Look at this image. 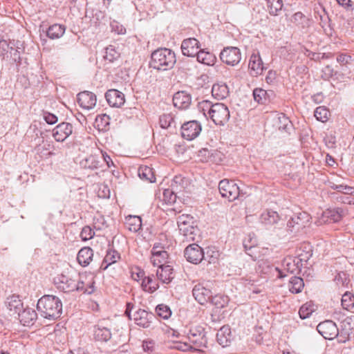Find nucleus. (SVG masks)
<instances>
[{"label": "nucleus", "instance_id": "nucleus-19", "mask_svg": "<svg viewBox=\"0 0 354 354\" xmlns=\"http://www.w3.org/2000/svg\"><path fill=\"white\" fill-rule=\"evenodd\" d=\"M249 68L250 70V75L254 77H257L263 73L264 66L259 53H253L251 55L249 62Z\"/></svg>", "mask_w": 354, "mask_h": 354}, {"label": "nucleus", "instance_id": "nucleus-51", "mask_svg": "<svg viewBox=\"0 0 354 354\" xmlns=\"http://www.w3.org/2000/svg\"><path fill=\"white\" fill-rule=\"evenodd\" d=\"M329 111L325 106H318L314 112L316 119L322 122L327 121L328 118Z\"/></svg>", "mask_w": 354, "mask_h": 354}, {"label": "nucleus", "instance_id": "nucleus-36", "mask_svg": "<svg viewBox=\"0 0 354 354\" xmlns=\"http://www.w3.org/2000/svg\"><path fill=\"white\" fill-rule=\"evenodd\" d=\"M304 283L303 279L299 277H292L289 281V290L293 294H297L301 292L304 288Z\"/></svg>", "mask_w": 354, "mask_h": 354}, {"label": "nucleus", "instance_id": "nucleus-64", "mask_svg": "<svg viewBox=\"0 0 354 354\" xmlns=\"http://www.w3.org/2000/svg\"><path fill=\"white\" fill-rule=\"evenodd\" d=\"M44 120L49 124H54L57 122V117L48 111L43 112Z\"/></svg>", "mask_w": 354, "mask_h": 354}, {"label": "nucleus", "instance_id": "nucleus-30", "mask_svg": "<svg viewBox=\"0 0 354 354\" xmlns=\"http://www.w3.org/2000/svg\"><path fill=\"white\" fill-rule=\"evenodd\" d=\"M266 6L270 15L277 16L283 7V0H266Z\"/></svg>", "mask_w": 354, "mask_h": 354}, {"label": "nucleus", "instance_id": "nucleus-50", "mask_svg": "<svg viewBox=\"0 0 354 354\" xmlns=\"http://www.w3.org/2000/svg\"><path fill=\"white\" fill-rule=\"evenodd\" d=\"M178 194L171 187L165 189L163 192V201L168 205L174 204L176 201Z\"/></svg>", "mask_w": 354, "mask_h": 354}, {"label": "nucleus", "instance_id": "nucleus-32", "mask_svg": "<svg viewBox=\"0 0 354 354\" xmlns=\"http://www.w3.org/2000/svg\"><path fill=\"white\" fill-rule=\"evenodd\" d=\"M187 185V180L181 175H178L173 178L170 187L179 194L186 188Z\"/></svg>", "mask_w": 354, "mask_h": 354}, {"label": "nucleus", "instance_id": "nucleus-11", "mask_svg": "<svg viewBox=\"0 0 354 354\" xmlns=\"http://www.w3.org/2000/svg\"><path fill=\"white\" fill-rule=\"evenodd\" d=\"M54 283L61 291L68 292L75 290L76 282L67 275L60 274L54 279Z\"/></svg>", "mask_w": 354, "mask_h": 354}, {"label": "nucleus", "instance_id": "nucleus-2", "mask_svg": "<svg viewBox=\"0 0 354 354\" xmlns=\"http://www.w3.org/2000/svg\"><path fill=\"white\" fill-rule=\"evenodd\" d=\"M176 62V57L173 50L160 48L151 53L149 65L157 71H165L173 68Z\"/></svg>", "mask_w": 354, "mask_h": 354}, {"label": "nucleus", "instance_id": "nucleus-13", "mask_svg": "<svg viewBox=\"0 0 354 354\" xmlns=\"http://www.w3.org/2000/svg\"><path fill=\"white\" fill-rule=\"evenodd\" d=\"M192 294L200 304L205 305L210 301L212 292L203 284L198 283L194 287Z\"/></svg>", "mask_w": 354, "mask_h": 354}, {"label": "nucleus", "instance_id": "nucleus-8", "mask_svg": "<svg viewBox=\"0 0 354 354\" xmlns=\"http://www.w3.org/2000/svg\"><path fill=\"white\" fill-rule=\"evenodd\" d=\"M317 330L321 335L327 339H333L339 335V328L332 320L320 322L317 326Z\"/></svg>", "mask_w": 354, "mask_h": 354}, {"label": "nucleus", "instance_id": "nucleus-4", "mask_svg": "<svg viewBox=\"0 0 354 354\" xmlns=\"http://www.w3.org/2000/svg\"><path fill=\"white\" fill-rule=\"evenodd\" d=\"M218 190L223 198H227L229 201L236 199L240 194L239 186L233 181L223 179L219 182Z\"/></svg>", "mask_w": 354, "mask_h": 354}, {"label": "nucleus", "instance_id": "nucleus-27", "mask_svg": "<svg viewBox=\"0 0 354 354\" xmlns=\"http://www.w3.org/2000/svg\"><path fill=\"white\" fill-rule=\"evenodd\" d=\"M120 258V254L115 250H108L100 266V269L105 270L115 264Z\"/></svg>", "mask_w": 354, "mask_h": 354}, {"label": "nucleus", "instance_id": "nucleus-52", "mask_svg": "<svg viewBox=\"0 0 354 354\" xmlns=\"http://www.w3.org/2000/svg\"><path fill=\"white\" fill-rule=\"evenodd\" d=\"M315 311L313 305L309 303L302 305L299 310V317L301 319H304L309 317Z\"/></svg>", "mask_w": 354, "mask_h": 354}, {"label": "nucleus", "instance_id": "nucleus-35", "mask_svg": "<svg viewBox=\"0 0 354 354\" xmlns=\"http://www.w3.org/2000/svg\"><path fill=\"white\" fill-rule=\"evenodd\" d=\"M291 21L302 28L310 26V19L301 12H295L291 18Z\"/></svg>", "mask_w": 354, "mask_h": 354}, {"label": "nucleus", "instance_id": "nucleus-48", "mask_svg": "<svg viewBox=\"0 0 354 354\" xmlns=\"http://www.w3.org/2000/svg\"><path fill=\"white\" fill-rule=\"evenodd\" d=\"M253 97L257 102L263 104L267 102L268 93L263 88H256L253 91Z\"/></svg>", "mask_w": 354, "mask_h": 354}, {"label": "nucleus", "instance_id": "nucleus-3", "mask_svg": "<svg viewBox=\"0 0 354 354\" xmlns=\"http://www.w3.org/2000/svg\"><path fill=\"white\" fill-rule=\"evenodd\" d=\"M187 338L195 350L207 348V339L205 328L202 326H192L187 333Z\"/></svg>", "mask_w": 354, "mask_h": 354}, {"label": "nucleus", "instance_id": "nucleus-28", "mask_svg": "<svg viewBox=\"0 0 354 354\" xmlns=\"http://www.w3.org/2000/svg\"><path fill=\"white\" fill-rule=\"evenodd\" d=\"M93 337L97 341L107 342L111 338V333L106 327L97 325L94 327Z\"/></svg>", "mask_w": 354, "mask_h": 354}, {"label": "nucleus", "instance_id": "nucleus-39", "mask_svg": "<svg viewBox=\"0 0 354 354\" xmlns=\"http://www.w3.org/2000/svg\"><path fill=\"white\" fill-rule=\"evenodd\" d=\"M187 241H193L196 236L199 235V229L194 222L193 225H188L185 227V231H180Z\"/></svg>", "mask_w": 354, "mask_h": 354}, {"label": "nucleus", "instance_id": "nucleus-47", "mask_svg": "<svg viewBox=\"0 0 354 354\" xmlns=\"http://www.w3.org/2000/svg\"><path fill=\"white\" fill-rule=\"evenodd\" d=\"M284 270L290 273H294L300 269V266L297 263L296 259L286 258L283 262Z\"/></svg>", "mask_w": 354, "mask_h": 354}, {"label": "nucleus", "instance_id": "nucleus-54", "mask_svg": "<svg viewBox=\"0 0 354 354\" xmlns=\"http://www.w3.org/2000/svg\"><path fill=\"white\" fill-rule=\"evenodd\" d=\"M342 306L344 309L348 310L354 306V296L346 292L342 297Z\"/></svg>", "mask_w": 354, "mask_h": 354}, {"label": "nucleus", "instance_id": "nucleus-24", "mask_svg": "<svg viewBox=\"0 0 354 354\" xmlns=\"http://www.w3.org/2000/svg\"><path fill=\"white\" fill-rule=\"evenodd\" d=\"M6 306L12 315H17L22 310L23 303L18 295H12L7 298Z\"/></svg>", "mask_w": 354, "mask_h": 354}, {"label": "nucleus", "instance_id": "nucleus-1", "mask_svg": "<svg viewBox=\"0 0 354 354\" xmlns=\"http://www.w3.org/2000/svg\"><path fill=\"white\" fill-rule=\"evenodd\" d=\"M37 309L44 318L54 320L60 317L62 304L57 297L47 295L38 300Z\"/></svg>", "mask_w": 354, "mask_h": 354}, {"label": "nucleus", "instance_id": "nucleus-40", "mask_svg": "<svg viewBox=\"0 0 354 354\" xmlns=\"http://www.w3.org/2000/svg\"><path fill=\"white\" fill-rule=\"evenodd\" d=\"M262 266V271L266 274H277V277L279 279H282L286 277V274H283V271L279 269L277 267H275L273 265L267 264L266 262L262 263L260 265V267Z\"/></svg>", "mask_w": 354, "mask_h": 354}, {"label": "nucleus", "instance_id": "nucleus-29", "mask_svg": "<svg viewBox=\"0 0 354 354\" xmlns=\"http://www.w3.org/2000/svg\"><path fill=\"white\" fill-rule=\"evenodd\" d=\"M125 225L129 231L137 232L142 227L141 218L138 216H128L126 218Z\"/></svg>", "mask_w": 354, "mask_h": 354}, {"label": "nucleus", "instance_id": "nucleus-18", "mask_svg": "<svg viewBox=\"0 0 354 354\" xmlns=\"http://www.w3.org/2000/svg\"><path fill=\"white\" fill-rule=\"evenodd\" d=\"M233 338L231 328L228 325L222 326L216 334L217 342L223 347L228 346Z\"/></svg>", "mask_w": 354, "mask_h": 354}, {"label": "nucleus", "instance_id": "nucleus-23", "mask_svg": "<svg viewBox=\"0 0 354 354\" xmlns=\"http://www.w3.org/2000/svg\"><path fill=\"white\" fill-rule=\"evenodd\" d=\"M90 164V177L99 178L100 175L103 174L104 169H103L102 162L99 156H92Z\"/></svg>", "mask_w": 354, "mask_h": 354}, {"label": "nucleus", "instance_id": "nucleus-10", "mask_svg": "<svg viewBox=\"0 0 354 354\" xmlns=\"http://www.w3.org/2000/svg\"><path fill=\"white\" fill-rule=\"evenodd\" d=\"M201 47L200 42L194 37L185 39L181 44L182 53L185 56L195 57Z\"/></svg>", "mask_w": 354, "mask_h": 354}, {"label": "nucleus", "instance_id": "nucleus-22", "mask_svg": "<svg viewBox=\"0 0 354 354\" xmlns=\"http://www.w3.org/2000/svg\"><path fill=\"white\" fill-rule=\"evenodd\" d=\"M344 215V210L340 207L327 209L322 214L325 222L336 223L339 221Z\"/></svg>", "mask_w": 354, "mask_h": 354}, {"label": "nucleus", "instance_id": "nucleus-14", "mask_svg": "<svg viewBox=\"0 0 354 354\" xmlns=\"http://www.w3.org/2000/svg\"><path fill=\"white\" fill-rule=\"evenodd\" d=\"M106 100L112 107H121L125 102L124 95L117 89H109L105 93Z\"/></svg>", "mask_w": 354, "mask_h": 354}, {"label": "nucleus", "instance_id": "nucleus-5", "mask_svg": "<svg viewBox=\"0 0 354 354\" xmlns=\"http://www.w3.org/2000/svg\"><path fill=\"white\" fill-rule=\"evenodd\" d=\"M230 117L228 107L223 103H215L210 119L216 124L223 126Z\"/></svg>", "mask_w": 354, "mask_h": 354}, {"label": "nucleus", "instance_id": "nucleus-44", "mask_svg": "<svg viewBox=\"0 0 354 354\" xmlns=\"http://www.w3.org/2000/svg\"><path fill=\"white\" fill-rule=\"evenodd\" d=\"M77 102L83 111H88V91L80 92L77 95Z\"/></svg>", "mask_w": 354, "mask_h": 354}, {"label": "nucleus", "instance_id": "nucleus-37", "mask_svg": "<svg viewBox=\"0 0 354 354\" xmlns=\"http://www.w3.org/2000/svg\"><path fill=\"white\" fill-rule=\"evenodd\" d=\"M138 176L142 179L149 183H153L156 181L152 168L144 166L138 169Z\"/></svg>", "mask_w": 354, "mask_h": 354}, {"label": "nucleus", "instance_id": "nucleus-15", "mask_svg": "<svg viewBox=\"0 0 354 354\" xmlns=\"http://www.w3.org/2000/svg\"><path fill=\"white\" fill-rule=\"evenodd\" d=\"M192 97L185 91L176 92L173 97L174 106L178 109H187L191 104Z\"/></svg>", "mask_w": 354, "mask_h": 354}, {"label": "nucleus", "instance_id": "nucleus-49", "mask_svg": "<svg viewBox=\"0 0 354 354\" xmlns=\"http://www.w3.org/2000/svg\"><path fill=\"white\" fill-rule=\"evenodd\" d=\"M77 261L83 267L88 265V247H84L78 252Z\"/></svg>", "mask_w": 354, "mask_h": 354}, {"label": "nucleus", "instance_id": "nucleus-12", "mask_svg": "<svg viewBox=\"0 0 354 354\" xmlns=\"http://www.w3.org/2000/svg\"><path fill=\"white\" fill-rule=\"evenodd\" d=\"M155 318L156 317L153 313L141 308L138 309L133 314L135 323L143 328H149L152 320Z\"/></svg>", "mask_w": 354, "mask_h": 354}, {"label": "nucleus", "instance_id": "nucleus-55", "mask_svg": "<svg viewBox=\"0 0 354 354\" xmlns=\"http://www.w3.org/2000/svg\"><path fill=\"white\" fill-rule=\"evenodd\" d=\"M157 315L165 319H168L171 315L169 307L165 304H159L156 308Z\"/></svg>", "mask_w": 354, "mask_h": 354}, {"label": "nucleus", "instance_id": "nucleus-16", "mask_svg": "<svg viewBox=\"0 0 354 354\" xmlns=\"http://www.w3.org/2000/svg\"><path fill=\"white\" fill-rule=\"evenodd\" d=\"M73 131V126L67 122H62L58 124L53 132L54 138L58 142L64 141Z\"/></svg>", "mask_w": 354, "mask_h": 354}, {"label": "nucleus", "instance_id": "nucleus-63", "mask_svg": "<svg viewBox=\"0 0 354 354\" xmlns=\"http://www.w3.org/2000/svg\"><path fill=\"white\" fill-rule=\"evenodd\" d=\"M341 327L346 328L351 330L354 329V315L346 317L341 323Z\"/></svg>", "mask_w": 354, "mask_h": 354}, {"label": "nucleus", "instance_id": "nucleus-33", "mask_svg": "<svg viewBox=\"0 0 354 354\" xmlns=\"http://www.w3.org/2000/svg\"><path fill=\"white\" fill-rule=\"evenodd\" d=\"M142 287L145 291L152 293L158 288L159 285L153 276H147L142 279Z\"/></svg>", "mask_w": 354, "mask_h": 354}, {"label": "nucleus", "instance_id": "nucleus-45", "mask_svg": "<svg viewBox=\"0 0 354 354\" xmlns=\"http://www.w3.org/2000/svg\"><path fill=\"white\" fill-rule=\"evenodd\" d=\"M120 57V53L116 50L115 46L110 45L105 48L103 58L109 63L113 62Z\"/></svg>", "mask_w": 354, "mask_h": 354}, {"label": "nucleus", "instance_id": "nucleus-25", "mask_svg": "<svg viewBox=\"0 0 354 354\" xmlns=\"http://www.w3.org/2000/svg\"><path fill=\"white\" fill-rule=\"evenodd\" d=\"M196 56L198 62L207 66H213L216 61V57L213 53L204 49L199 50Z\"/></svg>", "mask_w": 354, "mask_h": 354}, {"label": "nucleus", "instance_id": "nucleus-20", "mask_svg": "<svg viewBox=\"0 0 354 354\" xmlns=\"http://www.w3.org/2000/svg\"><path fill=\"white\" fill-rule=\"evenodd\" d=\"M19 322L24 326H31L33 325L37 318V314L35 310L27 308L21 310L17 314Z\"/></svg>", "mask_w": 354, "mask_h": 354}, {"label": "nucleus", "instance_id": "nucleus-6", "mask_svg": "<svg viewBox=\"0 0 354 354\" xmlns=\"http://www.w3.org/2000/svg\"><path fill=\"white\" fill-rule=\"evenodd\" d=\"M181 136L187 140H192L197 138L201 131V124L197 120H191L184 122L181 125Z\"/></svg>", "mask_w": 354, "mask_h": 354}, {"label": "nucleus", "instance_id": "nucleus-58", "mask_svg": "<svg viewBox=\"0 0 354 354\" xmlns=\"http://www.w3.org/2000/svg\"><path fill=\"white\" fill-rule=\"evenodd\" d=\"M110 27L112 32L118 35H124L126 28L124 26L117 21H113L110 23Z\"/></svg>", "mask_w": 354, "mask_h": 354}, {"label": "nucleus", "instance_id": "nucleus-56", "mask_svg": "<svg viewBox=\"0 0 354 354\" xmlns=\"http://www.w3.org/2000/svg\"><path fill=\"white\" fill-rule=\"evenodd\" d=\"M279 129L288 131L292 128V123L289 118L284 114H281L279 118Z\"/></svg>", "mask_w": 354, "mask_h": 354}, {"label": "nucleus", "instance_id": "nucleus-57", "mask_svg": "<svg viewBox=\"0 0 354 354\" xmlns=\"http://www.w3.org/2000/svg\"><path fill=\"white\" fill-rule=\"evenodd\" d=\"M105 225V221L104 217L100 214H97L93 218L92 227L93 230H100Z\"/></svg>", "mask_w": 354, "mask_h": 354}, {"label": "nucleus", "instance_id": "nucleus-60", "mask_svg": "<svg viewBox=\"0 0 354 354\" xmlns=\"http://www.w3.org/2000/svg\"><path fill=\"white\" fill-rule=\"evenodd\" d=\"M209 302L211 303L212 304L216 306L217 308H223L225 306V304L227 303V300L222 296H220V295L213 296L212 295L210 301H209Z\"/></svg>", "mask_w": 354, "mask_h": 354}, {"label": "nucleus", "instance_id": "nucleus-42", "mask_svg": "<svg viewBox=\"0 0 354 354\" xmlns=\"http://www.w3.org/2000/svg\"><path fill=\"white\" fill-rule=\"evenodd\" d=\"M154 255H152L151 258V261L153 264L158 266L166 263V260L168 258L167 252L165 250H161L160 252H156V249H154Z\"/></svg>", "mask_w": 354, "mask_h": 354}, {"label": "nucleus", "instance_id": "nucleus-43", "mask_svg": "<svg viewBox=\"0 0 354 354\" xmlns=\"http://www.w3.org/2000/svg\"><path fill=\"white\" fill-rule=\"evenodd\" d=\"M109 117L106 114L98 115L95 117L93 122V127L98 131H104L109 124Z\"/></svg>", "mask_w": 354, "mask_h": 354}, {"label": "nucleus", "instance_id": "nucleus-7", "mask_svg": "<svg viewBox=\"0 0 354 354\" xmlns=\"http://www.w3.org/2000/svg\"><path fill=\"white\" fill-rule=\"evenodd\" d=\"M220 59L227 65L235 66L241 61V51L237 47H225L220 53Z\"/></svg>", "mask_w": 354, "mask_h": 354}, {"label": "nucleus", "instance_id": "nucleus-26", "mask_svg": "<svg viewBox=\"0 0 354 354\" xmlns=\"http://www.w3.org/2000/svg\"><path fill=\"white\" fill-rule=\"evenodd\" d=\"M229 88L225 83L214 84L212 88V95L217 100H223L229 95Z\"/></svg>", "mask_w": 354, "mask_h": 354}, {"label": "nucleus", "instance_id": "nucleus-61", "mask_svg": "<svg viewBox=\"0 0 354 354\" xmlns=\"http://www.w3.org/2000/svg\"><path fill=\"white\" fill-rule=\"evenodd\" d=\"M351 330L346 328H344V327H341V329L339 330V335L337 337H339V342H341V343H345L346 342L349 338H350V335L351 333Z\"/></svg>", "mask_w": 354, "mask_h": 354}, {"label": "nucleus", "instance_id": "nucleus-21", "mask_svg": "<svg viewBox=\"0 0 354 354\" xmlns=\"http://www.w3.org/2000/svg\"><path fill=\"white\" fill-rule=\"evenodd\" d=\"M158 267V268L156 271L157 278L163 283H169L174 277L171 266L160 264Z\"/></svg>", "mask_w": 354, "mask_h": 354}, {"label": "nucleus", "instance_id": "nucleus-31", "mask_svg": "<svg viewBox=\"0 0 354 354\" xmlns=\"http://www.w3.org/2000/svg\"><path fill=\"white\" fill-rule=\"evenodd\" d=\"M308 215L306 212H299L297 214L294 215L287 223L288 230L292 232V228L295 225H303L304 220L308 221Z\"/></svg>", "mask_w": 354, "mask_h": 354}, {"label": "nucleus", "instance_id": "nucleus-9", "mask_svg": "<svg viewBox=\"0 0 354 354\" xmlns=\"http://www.w3.org/2000/svg\"><path fill=\"white\" fill-rule=\"evenodd\" d=\"M184 256L187 261L194 264L200 263L203 258H205V252L195 243L190 244L185 249Z\"/></svg>", "mask_w": 354, "mask_h": 354}, {"label": "nucleus", "instance_id": "nucleus-59", "mask_svg": "<svg viewBox=\"0 0 354 354\" xmlns=\"http://www.w3.org/2000/svg\"><path fill=\"white\" fill-rule=\"evenodd\" d=\"M205 258H203V259L207 260L210 263H215L219 256L218 251L214 250L211 248H207V251L205 252Z\"/></svg>", "mask_w": 354, "mask_h": 354}, {"label": "nucleus", "instance_id": "nucleus-62", "mask_svg": "<svg viewBox=\"0 0 354 354\" xmlns=\"http://www.w3.org/2000/svg\"><path fill=\"white\" fill-rule=\"evenodd\" d=\"M298 257L295 258L300 266H303V263H307L308 259L312 257V250L309 249L304 254H299Z\"/></svg>", "mask_w": 354, "mask_h": 354}, {"label": "nucleus", "instance_id": "nucleus-46", "mask_svg": "<svg viewBox=\"0 0 354 354\" xmlns=\"http://www.w3.org/2000/svg\"><path fill=\"white\" fill-rule=\"evenodd\" d=\"M194 217L189 214H183L177 218V224L180 231H185V227L188 225H193Z\"/></svg>", "mask_w": 354, "mask_h": 354}, {"label": "nucleus", "instance_id": "nucleus-38", "mask_svg": "<svg viewBox=\"0 0 354 354\" xmlns=\"http://www.w3.org/2000/svg\"><path fill=\"white\" fill-rule=\"evenodd\" d=\"M159 122L160 127L162 129H168L176 127V121L174 115L170 113H165L160 116Z\"/></svg>", "mask_w": 354, "mask_h": 354}, {"label": "nucleus", "instance_id": "nucleus-53", "mask_svg": "<svg viewBox=\"0 0 354 354\" xmlns=\"http://www.w3.org/2000/svg\"><path fill=\"white\" fill-rule=\"evenodd\" d=\"M88 288V282L87 281L86 272L80 274V280L76 283L75 290L77 291H83L86 292Z\"/></svg>", "mask_w": 354, "mask_h": 354}, {"label": "nucleus", "instance_id": "nucleus-17", "mask_svg": "<svg viewBox=\"0 0 354 354\" xmlns=\"http://www.w3.org/2000/svg\"><path fill=\"white\" fill-rule=\"evenodd\" d=\"M280 221L279 214L272 209H266L260 216V222L266 227H271L276 225Z\"/></svg>", "mask_w": 354, "mask_h": 354}, {"label": "nucleus", "instance_id": "nucleus-41", "mask_svg": "<svg viewBox=\"0 0 354 354\" xmlns=\"http://www.w3.org/2000/svg\"><path fill=\"white\" fill-rule=\"evenodd\" d=\"M214 107V104H212L210 101L203 100L198 103V111L204 115L205 117L211 118L212 111Z\"/></svg>", "mask_w": 354, "mask_h": 354}, {"label": "nucleus", "instance_id": "nucleus-34", "mask_svg": "<svg viewBox=\"0 0 354 354\" xmlns=\"http://www.w3.org/2000/svg\"><path fill=\"white\" fill-rule=\"evenodd\" d=\"M46 32L50 39H58L64 35L65 26L55 24L50 26Z\"/></svg>", "mask_w": 354, "mask_h": 354}]
</instances>
